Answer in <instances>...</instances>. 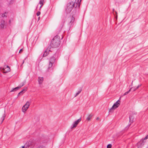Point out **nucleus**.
<instances>
[{
	"mask_svg": "<svg viewBox=\"0 0 148 148\" xmlns=\"http://www.w3.org/2000/svg\"><path fill=\"white\" fill-rule=\"evenodd\" d=\"M40 12L39 11H38L37 12V13H36V15L37 16H38L40 15Z\"/></svg>",
	"mask_w": 148,
	"mask_h": 148,
	"instance_id": "23",
	"label": "nucleus"
},
{
	"mask_svg": "<svg viewBox=\"0 0 148 148\" xmlns=\"http://www.w3.org/2000/svg\"><path fill=\"white\" fill-rule=\"evenodd\" d=\"M27 90V88H25L24 89H23L22 90H21L20 92L18 94V96L20 95L21 94H23V93H24L25 91H26Z\"/></svg>",
	"mask_w": 148,
	"mask_h": 148,
	"instance_id": "15",
	"label": "nucleus"
},
{
	"mask_svg": "<svg viewBox=\"0 0 148 148\" xmlns=\"http://www.w3.org/2000/svg\"><path fill=\"white\" fill-rule=\"evenodd\" d=\"M55 61V58L54 57H51L49 60V68H51L53 65V64Z\"/></svg>",
	"mask_w": 148,
	"mask_h": 148,
	"instance_id": "7",
	"label": "nucleus"
},
{
	"mask_svg": "<svg viewBox=\"0 0 148 148\" xmlns=\"http://www.w3.org/2000/svg\"><path fill=\"white\" fill-rule=\"evenodd\" d=\"M98 119H99V117H97V120H98Z\"/></svg>",
	"mask_w": 148,
	"mask_h": 148,
	"instance_id": "27",
	"label": "nucleus"
},
{
	"mask_svg": "<svg viewBox=\"0 0 148 148\" xmlns=\"http://www.w3.org/2000/svg\"><path fill=\"white\" fill-rule=\"evenodd\" d=\"M43 81V77H39L38 79V81L39 84H42Z\"/></svg>",
	"mask_w": 148,
	"mask_h": 148,
	"instance_id": "12",
	"label": "nucleus"
},
{
	"mask_svg": "<svg viewBox=\"0 0 148 148\" xmlns=\"http://www.w3.org/2000/svg\"><path fill=\"white\" fill-rule=\"evenodd\" d=\"M131 91V89H130L128 91L126 92L123 95V96H125L127 94Z\"/></svg>",
	"mask_w": 148,
	"mask_h": 148,
	"instance_id": "19",
	"label": "nucleus"
},
{
	"mask_svg": "<svg viewBox=\"0 0 148 148\" xmlns=\"http://www.w3.org/2000/svg\"><path fill=\"white\" fill-rule=\"evenodd\" d=\"M5 22L4 20H2L1 22L0 26L2 28H3L4 27Z\"/></svg>",
	"mask_w": 148,
	"mask_h": 148,
	"instance_id": "14",
	"label": "nucleus"
},
{
	"mask_svg": "<svg viewBox=\"0 0 148 148\" xmlns=\"http://www.w3.org/2000/svg\"><path fill=\"white\" fill-rule=\"evenodd\" d=\"M10 70V68L8 66H5L3 68L1 67H0V71H3V72L4 73L8 72Z\"/></svg>",
	"mask_w": 148,
	"mask_h": 148,
	"instance_id": "5",
	"label": "nucleus"
},
{
	"mask_svg": "<svg viewBox=\"0 0 148 148\" xmlns=\"http://www.w3.org/2000/svg\"><path fill=\"white\" fill-rule=\"evenodd\" d=\"M40 17H39L38 18V20H39V19H40Z\"/></svg>",
	"mask_w": 148,
	"mask_h": 148,
	"instance_id": "28",
	"label": "nucleus"
},
{
	"mask_svg": "<svg viewBox=\"0 0 148 148\" xmlns=\"http://www.w3.org/2000/svg\"><path fill=\"white\" fill-rule=\"evenodd\" d=\"M112 147V145L111 144H109L107 146V148H111Z\"/></svg>",
	"mask_w": 148,
	"mask_h": 148,
	"instance_id": "20",
	"label": "nucleus"
},
{
	"mask_svg": "<svg viewBox=\"0 0 148 148\" xmlns=\"http://www.w3.org/2000/svg\"><path fill=\"white\" fill-rule=\"evenodd\" d=\"M24 63V60H23V62L22 64H23Z\"/></svg>",
	"mask_w": 148,
	"mask_h": 148,
	"instance_id": "29",
	"label": "nucleus"
},
{
	"mask_svg": "<svg viewBox=\"0 0 148 148\" xmlns=\"http://www.w3.org/2000/svg\"><path fill=\"white\" fill-rule=\"evenodd\" d=\"M60 42V41L58 38V36H55L51 42V46L54 48H56L59 45Z\"/></svg>",
	"mask_w": 148,
	"mask_h": 148,
	"instance_id": "2",
	"label": "nucleus"
},
{
	"mask_svg": "<svg viewBox=\"0 0 148 148\" xmlns=\"http://www.w3.org/2000/svg\"><path fill=\"white\" fill-rule=\"evenodd\" d=\"M132 122L133 121V120H132Z\"/></svg>",
	"mask_w": 148,
	"mask_h": 148,
	"instance_id": "31",
	"label": "nucleus"
},
{
	"mask_svg": "<svg viewBox=\"0 0 148 148\" xmlns=\"http://www.w3.org/2000/svg\"><path fill=\"white\" fill-rule=\"evenodd\" d=\"M92 116V115L91 114H89L88 117L86 119L88 121H89L90 120L91 117Z\"/></svg>",
	"mask_w": 148,
	"mask_h": 148,
	"instance_id": "17",
	"label": "nucleus"
},
{
	"mask_svg": "<svg viewBox=\"0 0 148 148\" xmlns=\"http://www.w3.org/2000/svg\"><path fill=\"white\" fill-rule=\"evenodd\" d=\"M30 106V102L27 101L26 103L23 106L22 108V111L23 112H25L29 108Z\"/></svg>",
	"mask_w": 148,
	"mask_h": 148,
	"instance_id": "6",
	"label": "nucleus"
},
{
	"mask_svg": "<svg viewBox=\"0 0 148 148\" xmlns=\"http://www.w3.org/2000/svg\"><path fill=\"white\" fill-rule=\"evenodd\" d=\"M129 119H130V122H131V119H133V118H132V116H130L129 117Z\"/></svg>",
	"mask_w": 148,
	"mask_h": 148,
	"instance_id": "25",
	"label": "nucleus"
},
{
	"mask_svg": "<svg viewBox=\"0 0 148 148\" xmlns=\"http://www.w3.org/2000/svg\"><path fill=\"white\" fill-rule=\"evenodd\" d=\"M80 92H81L80 91H78V92L76 93V95H75V97L77 96L80 93Z\"/></svg>",
	"mask_w": 148,
	"mask_h": 148,
	"instance_id": "22",
	"label": "nucleus"
},
{
	"mask_svg": "<svg viewBox=\"0 0 148 148\" xmlns=\"http://www.w3.org/2000/svg\"><path fill=\"white\" fill-rule=\"evenodd\" d=\"M6 14V13H5L4 14H2V16L3 17H6L7 16H6L5 15V14Z\"/></svg>",
	"mask_w": 148,
	"mask_h": 148,
	"instance_id": "21",
	"label": "nucleus"
},
{
	"mask_svg": "<svg viewBox=\"0 0 148 148\" xmlns=\"http://www.w3.org/2000/svg\"><path fill=\"white\" fill-rule=\"evenodd\" d=\"M81 121V118L78 119L76 121L74 122L73 124L71 126V128H73L76 127L77 125L78 124L79 122Z\"/></svg>",
	"mask_w": 148,
	"mask_h": 148,
	"instance_id": "8",
	"label": "nucleus"
},
{
	"mask_svg": "<svg viewBox=\"0 0 148 148\" xmlns=\"http://www.w3.org/2000/svg\"><path fill=\"white\" fill-rule=\"evenodd\" d=\"M50 51H51L48 48H47L44 53L43 56L45 57L47 56L49 54V52Z\"/></svg>",
	"mask_w": 148,
	"mask_h": 148,
	"instance_id": "11",
	"label": "nucleus"
},
{
	"mask_svg": "<svg viewBox=\"0 0 148 148\" xmlns=\"http://www.w3.org/2000/svg\"><path fill=\"white\" fill-rule=\"evenodd\" d=\"M22 51H23V49H21L19 51V53H21Z\"/></svg>",
	"mask_w": 148,
	"mask_h": 148,
	"instance_id": "26",
	"label": "nucleus"
},
{
	"mask_svg": "<svg viewBox=\"0 0 148 148\" xmlns=\"http://www.w3.org/2000/svg\"><path fill=\"white\" fill-rule=\"evenodd\" d=\"M69 23L72 24L74 21L75 18L73 16L70 17L68 18Z\"/></svg>",
	"mask_w": 148,
	"mask_h": 148,
	"instance_id": "10",
	"label": "nucleus"
},
{
	"mask_svg": "<svg viewBox=\"0 0 148 148\" xmlns=\"http://www.w3.org/2000/svg\"><path fill=\"white\" fill-rule=\"evenodd\" d=\"M24 85V84H23L21 85V86H18V87H16L15 88H13L12 89V90H11L10 92H14V91H16V90H18L19 88H20L21 87L23 86Z\"/></svg>",
	"mask_w": 148,
	"mask_h": 148,
	"instance_id": "9",
	"label": "nucleus"
},
{
	"mask_svg": "<svg viewBox=\"0 0 148 148\" xmlns=\"http://www.w3.org/2000/svg\"><path fill=\"white\" fill-rule=\"evenodd\" d=\"M148 138V135L144 138H142L140 141L137 144V146L138 148H141L143 146L146 140Z\"/></svg>",
	"mask_w": 148,
	"mask_h": 148,
	"instance_id": "3",
	"label": "nucleus"
},
{
	"mask_svg": "<svg viewBox=\"0 0 148 148\" xmlns=\"http://www.w3.org/2000/svg\"><path fill=\"white\" fill-rule=\"evenodd\" d=\"M9 22L10 23V22H11L10 20V21H9Z\"/></svg>",
	"mask_w": 148,
	"mask_h": 148,
	"instance_id": "30",
	"label": "nucleus"
},
{
	"mask_svg": "<svg viewBox=\"0 0 148 148\" xmlns=\"http://www.w3.org/2000/svg\"><path fill=\"white\" fill-rule=\"evenodd\" d=\"M120 101L119 100V99L117 101L116 103H114L112 106V108L110 109L109 110V112H111L112 110H113L115 109L116 108H117L118 106H119L120 105Z\"/></svg>",
	"mask_w": 148,
	"mask_h": 148,
	"instance_id": "4",
	"label": "nucleus"
},
{
	"mask_svg": "<svg viewBox=\"0 0 148 148\" xmlns=\"http://www.w3.org/2000/svg\"><path fill=\"white\" fill-rule=\"evenodd\" d=\"M5 114H3V115L2 116V117H1V119H2V121L1 122V123H2L3 121V120H4V119L5 118Z\"/></svg>",
	"mask_w": 148,
	"mask_h": 148,
	"instance_id": "18",
	"label": "nucleus"
},
{
	"mask_svg": "<svg viewBox=\"0 0 148 148\" xmlns=\"http://www.w3.org/2000/svg\"><path fill=\"white\" fill-rule=\"evenodd\" d=\"M44 0H40L38 3V4L37 5L38 6V4H40V9L39 10H40L41 8L42 7V6L44 4ZM38 6L37 7V8Z\"/></svg>",
	"mask_w": 148,
	"mask_h": 148,
	"instance_id": "13",
	"label": "nucleus"
},
{
	"mask_svg": "<svg viewBox=\"0 0 148 148\" xmlns=\"http://www.w3.org/2000/svg\"><path fill=\"white\" fill-rule=\"evenodd\" d=\"M20 148H27V146H26V145H25L24 146H22L21 147H20Z\"/></svg>",
	"mask_w": 148,
	"mask_h": 148,
	"instance_id": "24",
	"label": "nucleus"
},
{
	"mask_svg": "<svg viewBox=\"0 0 148 148\" xmlns=\"http://www.w3.org/2000/svg\"><path fill=\"white\" fill-rule=\"evenodd\" d=\"M81 0H75V2L71 1L66 4L65 8V11L67 13H70L75 8L76 10L79 8Z\"/></svg>",
	"mask_w": 148,
	"mask_h": 148,
	"instance_id": "1",
	"label": "nucleus"
},
{
	"mask_svg": "<svg viewBox=\"0 0 148 148\" xmlns=\"http://www.w3.org/2000/svg\"><path fill=\"white\" fill-rule=\"evenodd\" d=\"M140 86V85H139L137 87H134L131 88V90L132 89L133 91L137 89Z\"/></svg>",
	"mask_w": 148,
	"mask_h": 148,
	"instance_id": "16",
	"label": "nucleus"
}]
</instances>
